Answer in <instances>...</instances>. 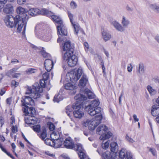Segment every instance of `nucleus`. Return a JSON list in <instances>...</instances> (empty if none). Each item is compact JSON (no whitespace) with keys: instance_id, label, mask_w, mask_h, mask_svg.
Masks as SVG:
<instances>
[{"instance_id":"obj_1","label":"nucleus","mask_w":159,"mask_h":159,"mask_svg":"<svg viewBox=\"0 0 159 159\" xmlns=\"http://www.w3.org/2000/svg\"><path fill=\"white\" fill-rule=\"evenodd\" d=\"M100 102L96 100L92 101L85 108L88 113L91 116L96 115L94 119H87L84 120L83 125L88 126L90 130H94L101 123L102 116L101 112V108L98 106Z\"/></svg>"},{"instance_id":"obj_2","label":"nucleus","mask_w":159,"mask_h":159,"mask_svg":"<svg viewBox=\"0 0 159 159\" xmlns=\"http://www.w3.org/2000/svg\"><path fill=\"white\" fill-rule=\"evenodd\" d=\"M82 72V68L80 67L76 71H71L67 74L66 80L67 82L70 81L71 82L66 84L65 87L66 89L72 91L70 93L71 95L74 94L76 93L77 86L75 83L80 79Z\"/></svg>"},{"instance_id":"obj_3","label":"nucleus","mask_w":159,"mask_h":159,"mask_svg":"<svg viewBox=\"0 0 159 159\" xmlns=\"http://www.w3.org/2000/svg\"><path fill=\"white\" fill-rule=\"evenodd\" d=\"M108 20L110 24L118 31L122 32L129 27L130 24V22L128 18L123 16L121 20V24L116 20H113L112 17L109 16Z\"/></svg>"},{"instance_id":"obj_4","label":"nucleus","mask_w":159,"mask_h":159,"mask_svg":"<svg viewBox=\"0 0 159 159\" xmlns=\"http://www.w3.org/2000/svg\"><path fill=\"white\" fill-rule=\"evenodd\" d=\"M47 80L42 79L40 80V85L37 83H35L33 86V88L28 87L27 88V93L28 94H31V96L36 99L39 98L41 96L40 93L43 90V88L44 87Z\"/></svg>"},{"instance_id":"obj_5","label":"nucleus","mask_w":159,"mask_h":159,"mask_svg":"<svg viewBox=\"0 0 159 159\" xmlns=\"http://www.w3.org/2000/svg\"><path fill=\"white\" fill-rule=\"evenodd\" d=\"M28 19V15H26L25 17H24L23 19H21L19 15H17L15 16V25L17 32L18 33L22 32L23 35H25L27 22Z\"/></svg>"},{"instance_id":"obj_6","label":"nucleus","mask_w":159,"mask_h":159,"mask_svg":"<svg viewBox=\"0 0 159 159\" xmlns=\"http://www.w3.org/2000/svg\"><path fill=\"white\" fill-rule=\"evenodd\" d=\"M35 34L37 38L46 42L49 41L52 37L51 31L49 30L48 31L45 27L35 29Z\"/></svg>"},{"instance_id":"obj_7","label":"nucleus","mask_w":159,"mask_h":159,"mask_svg":"<svg viewBox=\"0 0 159 159\" xmlns=\"http://www.w3.org/2000/svg\"><path fill=\"white\" fill-rule=\"evenodd\" d=\"M67 15L71 23L72 28L74 29V33L76 35L78 34H84V32L80 28L79 24L76 22L74 21V15L70 11H67Z\"/></svg>"},{"instance_id":"obj_8","label":"nucleus","mask_w":159,"mask_h":159,"mask_svg":"<svg viewBox=\"0 0 159 159\" xmlns=\"http://www.w3.org/2000/svg\"><path fill=\"white\" fill-rule=\"evenodd\" d=\"M84 94L85 95H83L81 94L77 95L75 97V99L77 101V102H80L83 100H86L87 97L89 98H93L95 97V95L89 89H85L84 91Z\"/></svg>"},{"instance_id":"obj_9","label":"nucleus","mask_w":159,"mask_h":159,"mask_svg":"<svg viewBox=\"0 0 159 159\" xmlns=\"http://www.w3.org/2000/svg\"><path fill=\"white\" fill-rule=\"evenodd\" d=\"M73 105V107L74 110L73 112L74 116L78 119L81 118L84 115V112L82 110V105L80 102Z\"/></svg>"},{"instance_id":"obj_10","label":"nucleus","mask_w":159,"mask_h":159,"mask_svg":"<svg viewBox=\"0 0 159 159\" xmlns=\"http://www.w3.org/2000/svg\"><path fill=\"white\" fill-rule=\"evenodd\" d=\"M63 59L67 61L68 65L71 67H73L76 65L77 62V58L73 53L70 54L64 53Z\"/></svg>"},{"instance_id":"obj_11","label":"nucleus","mask_w":159,"mask_h":159,"mask_svg":"<svg viewBox=\"0 0 159 159\" xmlns=\"http://www.w3.org/2000/svg\"><path fill=\"white\" fill-rule=\"evenodd\" d=\"M28 14L32 16H35L39 14L42 15H49L51 14L50 11L45 9H43L41 10L37 8H31L28 11Z\"/></svg>"},{"instance_id":"obj_12","label":"nucleus","mask_w":159,"mask_h":159,"mask_svg":"<svg viewBox=\"0 0 159 159\" xmlns=\"http://www.w3.org/2000/svg\"><path fill=\"white\" fill-rule=\"evenodd\" d=\"M4 22L8 28H12L15 24V17L13 18L11 16L7 15L4 19Z\"/></svg>"},{"instance_id":"obj_13","label":"nucleus","mask_w":159,"mask_h":159,"mask_svg":"<svg viewBox=\"0 0 159 159\" xmlns=\"http://www.w3.org/2000/svg\"><path fill=\"white\" fill-rule=\"evenodd\" d=\"M26 93L28 94H30L31 97H30L28 96H25L24 97V98L21 100V102L22 105L25 107V108L28 107L27 105H30L33 106L34 105V102L33 100L32 99V98H34L31 95V94H28L27 92Z\"/></svg>"},{"instance_id":"obj_14","label":"nucleus","mask_w":159,"mask_h":159,"mask_svg":"<svg viewBox=\"0 0 159 159\" xmlns=\"http://www.w3.org/2000/svg\"><path fill=\"white\" fill-rule=\"evenodd\" d=\"M63 50L66 51L65 53L70 54L73 53L74 51V46L70 44V42L69 41L66 42L63 46Z\"/></svg>"},{"instance_id":"obj_15","label":"nucleus","mask_w":159,"mask_h":159,"mask_svg":"<svg viewBox=\"0 0 159 159\" xmlns=\"http://www.w3.org/2000/svg\"><path fill=\"white\" fill-rule=\"evenodd\" d=\"M63 144L64 146L67 148L73 149L74 148L75 144L70 137L66 138Z\"/></svg>"},{"instance_id":"obj_16","label":"nucleus","mask_w":159,"mask_h":159,"mask_svg":"<svg viewBox=\"0 0 159 159\" xmlns=\"http://www.w3.org/2000/svg\"><path fill=\"white\" fill-rule=\"evenodd\" d=\"M3 12L6 14L12 13L14 11V7L11 3H7L3 6Z\"/></svg>"},{"instance_id":"obj_17","label":"nucleus","mask_w":159,"mask_h":159,"mask_svg":"<svg viewBox=\"0 0 159 159\" xmlns=\"http://www.w3.org/2000/svg\"><path fill=\"white\" fill-rule=\"evenodd\" d=\"M58 25L57 26V30L58 34L60 35H66L67 32L63 24L62 25Z\"/></svg>"},{"instance_id":"obj_18","label":"nucleus","mask_w":159,"mask_h":159,"mask_svg":"<svg viewBox=\"0 0 159 159\" xmlns=\"http://www.w3.org/2000/svg\"><path fill=\"white\" fill-rule=\"evenodd\" d=\"M23 112L25 115H29L32 116H34L36 114V111L35 109L32 107L28 108V107L25 108Z\"/></svg>"},{"instance_id":"obj_19","label":"nucleus","mask_w":159,"mask_h":159,"mask_svg":"<svg viewBox=\"0 0 159 159\" xmlns=\"http://www.w3.org/2000/svg\"><path fill=\"white\" fill-rule=\"evenodd\" d=\"M116 154L107 151L102 155V157L104 159H116Z\"/></svg>"},{"instance_id":"obj_20","label":"nucleus","mask_w":159,"mask_h":159,"mask_svg":"<svg viewBox=\"0 0 159 159\" xmlns=\"http://www.w3.org/2000/svg\"><path fill=\"white\" fill-rule=\"evenodd\" d=\"M18 69L17 68H13L9 70L6 73V75L8 77H12L13 78H17L19 77L21 74L19 73H16L14 74V73L16 72Z\"/></svg>"},{"instance_id":"obj_21","label":"nucleus","mask_w":159,"mask_h":159,"mask_svg":"<svg viewBox=\"0 0 159 159\" xmlns=\"http://www.w3.org/2000/svg\"><path fill=\"white\" fill-rule=\"evenodd\" d=\"M50 12L51 14H50L49 15H46L48 16H51L52 19L53 21L57 23L58 24V25H62V24H63V22L60 17L54 15L52 12L51 11H50Z\"/></svg>"},{"instance_id":"obj_22","label":"nucleus","mask_w":159,"mask_h":159,"mask_svg":"<svg viewBox=\"0 0 159 159\" xmlns=\"http://www.w3.org/2000/svg\"><path fill=\"white\" fill-rule=\"evenodd\" d=\"M16 12L19 14L22 15L21 19H23L24 17H26V15H28L27 14V11L25 9L21 7H17L16 9Z\"/></svg>"},{"instance_id":"obj_23","label":"nucleus","mask_w":159,"mask_h":159,"mask_svg":"<svg viewBox=\"0 0 159 159\" xmlns=\"http://www.w3.org/2000/svg\"><path fill=\"white\" fill-rule=\"evenodd\" d=\"M108 130L107 127L104 125H100L97 129V133L100 136L105 134Z\"/></svg>"},{"instance_id":"obj_24","label":"nucleus","mask_w":159,"mask_h":159,"mask_svg":"<svg viewBox=\"0 0 159 159\" xmlns=\"http://www.w3.org/2000/svg\"><path fill=\"white\" fill-rule=\"evenodd\" d=\"M53 61L50 59H47L45 60L44 65L46 70L49 71L52 68L53 66Z\"/></svg>"},{"instance_id":"obj_25","label":"nucleus","mask_w":159,"mask_h":159,"mask_svg":"<svg viewBox=\"0 0 159 159\" xmlns=\"http://www.w3.org/2000/svg\"><path fill=\"white\" fill-rule=\"evenodd\" d=\"M102 39L105 41L109 40L111 38V35L107 30H103L102 32Z\"/></svg>"},{"instance_id":"obj_26","label":"nucleus","mask_w":159,"mask_h":159,"mask_svg":"<svg viewBox=\"0 0 159 159\" xmlns=\"http://www.w3.org/2000/svg\"><path fill=\"white\" fill-rule=\"evenodd\" d=\"M63 139L60 138L56 140L52 141V144L55 148H59L61 147L63 144Z\"/></svg>"},{"instance_id":"obj_27","label":"nucleus","mask_w":159,"mask_h":159,"mask_svg":"<svg viewBox=\"0 0 159 159\" xmlns=\"http://www.w3.org/2000/svg\"><path fill=\"white\" fill-rule=\"evenodd\" d=\"M110 148L111 152L116 154L118 149V146L117 143L113 141L111 142L110 144Z\"/></svg>"},{"instance_id":"obj_28","label":"nucleus","mask_w":159,"mask_h":159,"mask_svg":"<svg viewBox=\"0 0 159 159\" xmlns=\"http://www.w3.org/2000/svg\"><path fill=\"white\" fill-rule=\"evenodd\" d=\"M88 81V79L86 76L83 75L82 77L80 80L79 85V86L84 87L85 86Z\"/></svg>"},{"instance_id":"obj_29","label":"nucleus","mask_w":159,"mask_h":159,"mask_svg":"<svg viewBox=\"0 0 159 159\" xmlns=\"http://www.w3.org/2000/svg\"><path fill=\"white\" fill-rule=\"evenodd\" d=\"M112 135V134L111 132H108L107 133L104 134L100 136L99 139L102 140H105L106 139L110 138Z\"/></svg>"},{"instance_id":"obj_30","label":"nucleus","mask_w":159,"mask_h":159,"mask_svg":"<svg viewBox=\"0 0 159 159\" xmlns=\"http://www.w3.org/2000/svg\"><path fill=\"white\" fill-rule=\"evenodd\" d=\"M50 137L52 141H54L60 138L59 134L58 132H52L51 134Z\"/></svg>"},{"instance_id":"obj_31","label":"nucleus","mask_w":159,"mask_h":159,"mask_svg":"<svg viewBox=\"0 0 159 159\" xmlns=\"http://www.w3.org/2000/svg\"><path fill=\"white\" fill-rule=\"evenodd\" d=\"M158 108L157 105H154L152 107L151 113L153 116H156L158 114V112L157 110Z\"/></svg>"},{"instance_id":"obj_32","label":"nucleus","mask_w":159,"mask_h":159,"mask_svg":"<svg viewBox=\"0 0 159 159\" xmlns=\"http://www.w3.org/2000/svg\"><path fill=\"white\" fill-rule=\"evenodd\" d=\"M37 70L35 69L29 68L26 70L25 72L26 75H29L35 73L37 72Z\"/></svg>"},{"instance_id":"obj_33","label":"nucleus","mask_w":159,"mask_h":159,"mask_svg":"<svg viewBox=\"0 0 159 159\" xmlns=\"http://www.w3.org/2000/svg\"><path fill=\"white\" fill-rule=\"evenodd\" d=\"M127 152L124 149H122L120 152L119 154V158L118 159H123L125 157L126 155L127 154Z\"/></svg>"},{"instance_id":"obj_34","label":"nucleus","mask_w":159,"mask_h":159,"mask_svg":"<svg viewBox=\"0 0 159 159\" xmlns=\"http://www.w3.org/2000/svg\"><path fill=\"white\" fill-rule=\"evenodd\" d=\"M73 149L78 151L79 152L84 150L83 148L82 145L81 144L79 143L75 145L74 148Z\"/></svg>"},{"instance_id":"obj_35","label":"nucleus","mask_w":159,"mask_h":159,"mask_svg":"<svg viewBox=\"0 0 159 159\" xmlns=\"http://www.w3.org/2000/svg\"><path fill=\"white\" fill-rule=\"evenodd\" d=\"M47 137L46 130L45 127H43L42 128V133L40 137L42 139L44 140Z\"/></svg>"},{"instance_id":"obj_36","label":"nucleus","mask_w":159,"mask_h":159,"mask_svg":"<svg viewBox=\"0 0 159 159\" xmlns=\"http://www.w3.org/2000/svg\"><path fill=\"white\" fill-rule=\"evenodd\" d=\"M110 144V141L107 140L106 141L103 140L102 143V148L104 149H107L109 147Z\"/></svg>"},{"instance_id":"obj_37","label":"nucleus","mask_w":159,"mask_h":159,"mask_svg":"<svg viewBox=\"0 0 159 159\" xmlns=\"http://www.w3.org/2000/svg\"><path fill=\"white\" fill-rule=\"evenodd\" d=\"M147 89L148 91L149 94L151 95H153L155 94L156 93V91L152 87L148 85L147 87Z\"/></svg>"},{"instance_id":"obj_38","label":"nucleus","mask_w":159,"mask_h":159,"mask_svg":"<svg viewBox=\"0 0 159 159\" xmlns=\"http://www.w3.org/2000/svg\"><path fill=\"white\" fill-rule=\"evenodd\" d=\"M73 109V105L72 107L70 106H68L66 108V112L70 117L71 116L70 113H71Z\"/></svg>"},{"instance_id":"obj_39","label":"nucleus","mask_w":159,"mask_h":159,"mask_svg":"<svg viewBox=\"0 0 159 159\" xmlns=\"http://www.w3.org/2000/svg\"><path fill=\"white\" fill-rule=\"evenodd\" d=\"M149 7L157 13H159V7L155 4H152L149 5Z\"/></svg>"},{"instance_id":"obj_40","label":"nucleus","mask_w":159,"mask_h":159,"mask_svg":"<svg viewBox=\"0 0 159 159\" xmlns=\"http://www.w3.org/2000/svg\"><path fill=\"white\" fill-rule=\"evenodd\" d=\"M79 157L81 159H86V155L84 150L78 153Z\"/></svg>"},{"instance_id":"obj_41","label":"nucleus","mask_w":159,"mask_h":159,"mask_svg":"<svg viewBox=\"0 0 159 159\" xmlns=\"http://www.w3.org/2000/svg\"><path fill=\"white\" fill-rule=\"evenodd\" d=\"M126 140L129 143H133L135 142V140L128 134H126L125 136Z\"/></svg>"},{"instance_id":"obj_42","label":"nucleus","mask_w":159,"mask_h":159,"mask_svg":"<svg viewBox=\"0 0 159 159\" xmlns=\"http://www.w3.org/2000/svg\"><path fill=\"white\" fill-rule=\"evenodd\" d=\"M70 8L72 9H76L78 6L77 3L73 1H72L70 2Z\"/></svg>"},{"instance_id":"obj_43","label":"nucleus","mask_w":159,"mask_h":159,"mask_svg":"<svg viewBox=\"0 0 159 159\" xmlns=\"http://www.w3.org/2000/svg\"><path fill=\"white\" fill-rule=\"evenodd\" d=\"M33 129L37 132H39L40 130V126L39 125L34 126L33 127Z\"/></svg>"},{"instance_id":"obj_44","label":"nucleus","mask_w":159,"mask_h":159,"mask_svg":"<svg viewBox=\"0 0 159 159\" xmlns=\"http://www.w3.org/2000/svg\"><path fill=\"white\" fill-rule=\"evenodd\" d=\"M30 120H31V122L29 123V124H34L37 123V119L34 116H31L30 118Z\"/></svg>"},{"instance_id":"obj_45","label":"nucleus","mask_w":159,"mask_h":159,"mask_svg":"<svg viewBox=\"0 0 159 159\" xmlns=\"http://www.w3.org/2000/svg\"><path fill=\"white\" fill-rule=\"evenodd\" d=\"M45 143L47 145L52 146L53 145L52 144V139H46L45 141Z\"/></svg>"},{"instance_id":"obj_46","label":"nucleus","mask_w":159,"mask_h":159,"mask_svg":"<svg viewBox=\"0 0 159 159\" xmlns=\"http://www.w3.org/2000/svg\"><path fill=\"white\" fill-rule=\"evenodd\" d=\"M7 0H0V12L3 7V5L6 3Z\"/></svg>"},{"instance_id":"obj_47","label":"nucleus","mask_w":159,"mask_h":159,"mask_svg":"<svg viewBox=\"0 0 159 159\" xmlns=\"http://www.w3.org/2000/svg\"><path fill=\"white\" fill-rule=\"evenodd\" d=\"M49 71L45 72L43 75V79L45 80H47L48 78L49 75Z\"/></svg>"},{"instance_id":"obj_48","label":"nucleus","mask_w":159,"mask_h":159,"mask_svg":"<svg viewBox=\"0 0 159 159\" xmlns=\"http://www.w3.org/2000/svg\"><path fill=\"white\" fill-rule=\"evenodd\" d=\"M11 129L12 132L14 133H15L18 131V128L16 125H12Z\"/></svg>"},{"instance_id":"obj_49","label":"nucleus","mask_w":159,"mask_h":159,"mask_svg":"<svg viewBox=\"0 0 159 159\" xmlns=\"http://www.w3.org/2000/svg\"><path fill=\"white\" fill-rule=\"evenodd\" d=\"M138 71L140 74H142L143 73V68L142 65H139Z\"/></svg>"},{"instance_id":"obj_50","label":"nucleus","mask_w":159,"mask_h":159,"mask_svg":"<svg viewBox=\"0 0 159 159\" xmlns=\"http://www.w3.org/2000/svg\"><path fill=\"white\" fill-rule=\"evenodd\" d=\"M27 0H17V3L19 5H22L24 4Z\"/></svg>"},{"instance_id":"obj_51","label":"nucleus","mask_w":159,"mask_h":159,"mask_svg":"<svg viewBox=\"0 0 159 159\" xmlns=\"http://www.w3.org/2000/svg\"><path fill=\"white\" fill-rule=\"evenodd\" d=\"M149 151L154 156H156L157 155V152L155 149L153 148H150Z\"/></svg>"},{"instance_id":"obj_52","label":"nucleus","mask_w":159,"mask_h":159,"mask_svg":"<svg viewBox=\"0 0 159 159\" xmlns=\"http://www.w3.org/2000/svg\"><path fill=\"white\" fill-rule=\"evenodd\" d=\"M48 125H49V128L50 130L52 131L55 129V126L53 123L49 122L48 123Z\"/></svg>"},{"instance_id":"obj_53","label":"nucleus","mask_w":159,"mask_h":159,"mask_svg":"<svg viewBox=\"0 0 159 159\" xmlns=\"http://www.w3.org/2000/svg\"><path fill=\"white\" fill-rule=\"evenodd\" d=\"M10 120L11 125V126L14 125V124L15 123V118L13 116H11L10 118Z\"/></svg>"},{"instance_id":"obj_54","label":"nucleus","mask_w":159,"mask_h":159,"mask_svg":"<svg viewBox=\"0 0 159 159\" xmlns=\"http://www.w3.org/2000/svg\"><path fill=\"white\" fill-rule=\"evenodd\" d=\"M101 64L102 68V72L104 75H105L106 74V72H105L106 68L104 66V65L103 63L102 62L101 63Z\"/></svg>"},{"instance_id":"obj_55","label":"nucleus","mask_w":159,"mask_h":159,"mask_svg":"<svg viewBox=\"0 0 159 159\" xmlns=\"http://www.w3.org/2000/svg\"><path fill=\"white\" fill-rule=\"evenodd\" d=\"M125 159H132V156L128 152L126 155Z\"/></svg>"},{"instance_id":"obj_56","label":"nucleus","mask_w":159,"mask_h":159,"mask_svg":"<svg viewBox=\"0 0 159 159\" xmlns=\"http://www.w3.org/2000/svg\"><path fill=\"white\" fill-rule=\"evenodd\" d=\"M58 95H55L54 98L53 99V101L54 102H58L59 101H60V100H59L58 98Z\"/></svg>"},{"instance_id":"obj_57","label":"nucleus","mask_w":159,"mask_h":159,"mask_svg":"<svg viewBox=\"0 0 159 159\" xmlns=\"http://www.w3.org/2000/svg\"><path fill=\"white\" fill-rule=\"evenodd\" d=\"M45 153L46 155H49V156L52 157H54L55 156L53 154L49 152V151H47L45 152Z\"/></svg>"},{"instance_id":"obj_58","label":"nucleus","mask_w":159,"mask_h":159,"mask_svg":"<svg viewBox=\"0 0 159 159\" xmlns=\"http://www.w3.org/2000/svg\"><path fill=\"white\" fill-rule=\"evenodd\" d=\"M133 117L134 118V120L135 122H137L139 121V118H138L137 117V115L135 114H134L133 116Z\"/></svg>"},{"instance_id":"obj_59","label":"nucleus","mask_w":159,"mask_h":159,"mask_svg":"<svg viewBox=\"0 0 159 159\" xmlns=\"http://www.w3.org/2000/svg\"><path fill=\"white\" fill-rule=\"evenodd\" d=\"M12 84L15 86V87L17 86L19 84V83L15 81H13L12 82Z\"/></svg>"},{"instance_id":"obj_60","label":"nucleus","mask_w":159,"mask_h":159,"mask_svg":"<svg viewBox=\"0 0 159 159\" xmlns=\"http://www.w3.org/2000/svg\"><path fill=\"white\" fill-rule=\"evenodd\" d=\"M132 66L131 64L129 66H128L127 67L128 71L129 72H131L132 70Z\"/></svg>"},{"instance_id":"obj_61","label":"nucleus","mask_w":159,"mask_h":159,"mask_svg":"<svg viewBox=\"0 0 159 159\" xmlns=\"http://www.w3.org/2000/svg\"><path fill=\"white\" fill-rule=\"evenodd\" d=\"M126 10L129 11H132L133 10V8L132 7H130L129 6H127L126 7Z\"/></svg>"},{"instance_id":"obj_62","label":"nucleus","mask_w":159,"mask_h":159,"mask_svg":"<svg viewBox=\"0 0 159 159\" xmlns=\"http://www.w3.org/2000/svg\"><path fill=\"white\" fill-rule=\"evenodd\" d=\"M103 50L104 52L105 53L106 56L107 57H109V53L108 52V51L107 50H106L104 48H103Z\"/></svg>"},{"instance_id":"obj_63","label":"nucleus","mask_w":159,"mask_h":159,"mask_svg":"<svg viewBox=\"0 0 159 159\" xmlns=\"http://www.w3.org/2000/svg\"><path fill=\"white\" fill-rule=\"evenodd\" d=\"M7 104H8L9 105H10L11 101V98H8L7 99Z\"/></svg>"},{"instance_id":"obj_64","label":"nucleus","mask_w":159,"mask_h":159,"mask_svg":"<svg viewBox=\"0 0 159 159\" xmlns=\"http://www.w3.org/2000/svg\"><path fill=\"white\" fill-rule=\"evenodd\" d=\"M19 61L18 60L16 59H13L11 61V62L13 63H15L16 62H19Z\"/></svg>"}]
</instances>
